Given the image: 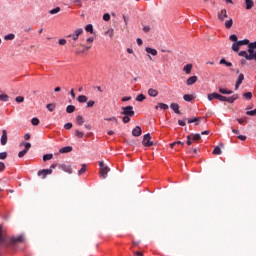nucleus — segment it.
<instances>
[{"label":"nucleus","mask_w":256,"mask_h":256,"mask_svg":"<svg viewBox=\"0 0 256 256\" xmlns=\"http://www.w3.org/2000/svg\"><path fill=\"white\" fill-rule=\"evenodd\" d=\"M158 106L160 107V109H162L163 111H167V109H169V105L165 104V103H158Z\"/></svg>","instance_id":"nucleus-37"},{"label":"nucleus","mask_w":256,"mask_h":256,"mask_svg":"<svg viewBox=\"0 0 256 256\" xmlns=\"http://www.w3.org/2000/svg\"><path fill=\"white\" fill-rule=\"evenodd\" d=\"M0 101H3V102L9 101V96L7 94H1Z\"/></svg>","instance_id":"nucleus-39"},{"label":"nucleus","mask_w":256,"mask_h":256,"mask_svg":"<svg viewBox=\"0 0 256 256\" xmlns=\"http://www.w3.org/2000/svg\"><path fill=\"white\" fill-rule=\"evenodd\" d=\"M53 159V154H45L43 156V161H51Z\"/></svg>","instance_id":"nucleus-40"},{"label":"nucleus","mask_w":256,"mask_h":256,"mask_svg":"<svg viewBox=\"0 0 256 256\" xmlns=\"http://www.w3.org/2000/svg\"><path fill=\"white\" fill-rule=\"evenodd\" d=\"M16 103H23L25 101V98L23 96H17L15 98Z\"/></svg>","instance_id":"nucleus-46"},{"label":"nucleus","mask_w":256,"mask_h":256,"mask_svg":"<svg viewBox=\"0 0 256 256\" xmlns=\"http://www.w3.org/2000/svg\"><path fill=\"white\" fill-rule=\"evenodd\" d=\"M75 135L78 139H83V137H85V134L79 130H75Z\"/></svg>","instance_id":"nucleus-34"},{"label":"nucleus","mask_w":256,"mask_h":256,"mask_svg":"<svg viewBox=\"0 0 256 256\" xmlns=\"http://www.w3.org/2000/svg\"><path fill=\"white\" fill-rule=\"evenodd\" d=\"M55 107H56L55 103H50V104H47L46 109H48V111L53 113V111H55Z\"/></svg>","instance_id":"nucleus-27"},{"label":"nucleus","mask_w":256,"mask_h":256,"mask_svg":"<svg viewBox=\"0 0 256 256\" xmlns=\"http://www.w3.org/2000/svg\"><path fill=\"white\" fill-rule=\"evenodd\" d=\"M95 105V101H93V100H89L88 102H87V108L89 109V108H91V107H93Z\"/></svg>","instance_id":"nucleus-53"},{"label":"nucleus","mask_w":256,"mask_h":256,"mask_svg":"<svg viewBox=\"0 0 256 256\" xmlns=\"http://www.w3.org/2000/svg\"><path fill=\"white\" fill-rule=\"evenodd\" d=\"M66 43H67V40H65V39L59 40V45H66Z\"/></svg>","instance_id":"nucleus-64"},{"label":"nucleus","mask_w":256,"mask_h":256,"mask_svg":"<svg viewBox=\"0 0 256 256\" xmlns=\"http://www.w3.org/2000/svg\"><path fill=\"white\" fill-rule=\"evenodd\" d=\"M239 47H241V46L238 42H234L232 44V50L235 51V53H239Z\"/></svg>","instance_id":"nucleus-25"},{"label":"nucleus","mask_w":256,"mask_h":256,"mask_svg":"<svg viewBox=\"0 0 256 256\" xmlns=\"http://www.w3.org/2000/svg\"><path fill=\"white\" fill-rule=\"evenodd\" d=\"M61 11V8L60 7H56L52 10L49 11V14L50 15H57V13H59Z\"/></svg>","instance_id":"nucleus-29"},{"label":"nucleus","mask_w":256,"mask_h":256,"mask_svg":"<svg viewBox=\"0 0 256 256\" xmlns=\"http://www.w3.org/2000/svg\"><path fill=\"white\" fill-rule=\"evenodd\" d=\"M238 139H239L240 141H246V140H247V136H245V135H239V136H238Z\"/></svg>","instance_id":"nucleus-60"},{"label":"nucleus","mask_w":256,"mask_h":256,"mask_svg":"<svg viewBox=\"0 0 256 256\" xmlns=\"http://www.w3.org/2000/svg\"><path fill=\"white\" fill-rule=\"evenodd\" d=\"M248 53L247 51H240L238 55L239 57H245L247 61H253V59L256 61V41L248 45Z\"/></svg>","instance_id":"nucleus-1"},{"label":"nucleus","mask_w":256,"mask_h":256,"mask_svg":"<svg viewBox=\"0 0 256 256\" xmlns=\"http://www.w3.org/2000/svg\"><path fill=\"white\" fill-rule=\"evenodd\" d=\"M74 34L76 35V37H79V35L83 34V30L82 28H78L74 31Z\"/></svg>","instance_id":"nucleus-43"},{"label":"nucleus","mask_w":256,"mask_h":256,"mask_svg":"<svg viewBox=\"0 0 256 256\" xmlns=\"http://www.w3.org/2000/svg\"><path fill=\"white\" fill-rule=\"evenodd\" d=\"M197 76H191L187 79L186 81V85L191 86V85H195V83H197Z\"/></svg>","instance_id":"nucleus-11"},{"label":"nucleus","mask_w":256,"mask_h":256,"mask_svg":"<svg viewBox=\"0 0 256 256\" xmlns=\"http://www.w3.org/2000/svg\"><path fill=\"white\" fill-rule=\"evenodd\" d=\"M145 51L146 53L150 54V55H153L154 57L157 55V50L156 49H153L151 47H146L145 48Z\"/></svg>","instance_id":"nucleus-17"},{"label":"nucleus","mask_w":256,"mask_h":256,"mask_svg":"<svg viewBox=\"0 0 256 256\" xmlns=\"http://www.w3.org/2000/svg\"><path fill=\"white\" fill-rule=\"evenodd\" d=\"M238 45L242 47V45H251V43H249V39H244V40L238 41Z\"/></svg>","instance_id":"nucleus-30"},{"label":"nucleus","mask_w":256,"mask_h":256,"mask_svg":"<svg viewBox=\"0 0 256 256\" xmlns=\"http://www.w3.org/2000/svg\"><path fill=\"white\" fill-rule=\"evenodd\" d=\"M246 115H250L251 117H255L256 116V108L254 110L247 111Z\"/></svg>","instance_id":"nucleus-44"},{"label":"nucleus","mask_w":256,"mask_h":256,"mask_svg":"<svg viewBox=\"0 0 256 256\" xmlns=\"http://www.w3.org/2000/svg\"><path fill=\"white\" fill-rule=\"evenodd\" d=\"M225 27H226V29H231V27H233V19L226 21Z\"/></svg>","instance_id":"nucleus-32"},{"label":"nucleus","mask_w":256,"mask_h":256,"mask_svg":"<svg viewBox=\"0 0 256 256\" xmlns=\"http://www.w3.org/2000/svg\"><path fill=\"white\" fill-rule=\"evenodd\" d=\"M87 171V164H83L82 168L78 171V175H83Z\"/></svg>","instance_id":"nucleus-38"},{"label":"nucleus","mask_w":256,"mask_h":256,"mask_svg":"<svg viewBox=\"0 0 256 256\" xmlns=\"http://www.w3.org/2000/svg\"><path fill=\"white\" fill-rule=\"evenodd\" d=\"M52 174H53V169H43L37 172L38 177H41V179H45L47 175H52Z\"/></svg>","instance_id":"nucleus-5"},{"label":"nucleus","mask_w":256,"mask_h":256,"mask_svg":"<svg viewBox=\"0 0 256 256\" xmlns=\"http://www.w3.org/2000/svg\"><path fill=\"white\" fill-rule=\"evenodd\" d=\"M77 101H78V103H87L88 98L85 95H80L77 97Z\"/></svg>","instance_id":"nucleus-21"},{"label":"nucleus","mask_w":256,"mask_h":256,"mask_svg":"<svg viewBox=\"0 0 256 256\" xmlns=\"http://www.w3.org/2000/svg\"><path fill=\"white\" fill-rule=\"evenodd\" d=\"M219 93L213 92L211 94H208V101H213V99H218Z\"/></svg>","instance_id":"nucleus-22"},{"label":"nucleus","mask_w":256,"mask_h":256,"mask_svg":"<svg viewBox=\"0 0 256 256\" xmlns=\"http://www.w3.org/2000/svg\"><path fill=\"white\" fill-rule=\"evenodd\" d=\"M145 99H146V97H145L144 94H139V95L136 97L135 101H138L139 103H142V101H145Z\"/></svg>","instance_id":"nucleus-28"},{"label":"nucleus","mask_w":256,"mask_h":256,"mask_svg":"<svg viewBox=\"0 0 256 256\" xmlns=\"http://www.w3.org/2000/svg\"><path fill=\"white\" fill-rule=\"evenodd\" d=\"M5 41H13L15 39V34H8L4 37Z\"/></svg>","instance_id":"nucleus-36"},{"label":"nucleus","mask_w":256,"mask_h":256,"mask_svg":"<svg viewBox=\"0 0 256 256\" xmlns=\"http://www.w3.org/2000/svg\"><path fill=\"white\" fill-rule=\"evenodd\" d=\"M83 2V0H74L73 3L74 5H77L78 7H83V5L81 4Z\"/></svg>","instance_id":"nucleus-56"},{"label":"nucleus","mask_w":256,"mask_h":256,"mask_svg":"<svg viewBox=\"0 0 256 256\" xmlns=\"http://www.w3.org/2000/svg\"><path fill=\"white\" fill-rule=\"evenodd\" d=\"M244 80H245V75L239 74V76L236 80L235 91H237V89H239V87L241 86V83H243Z\"/></svg>","instance_id":"nucleus-8"},{"label":"nucleus","mask_w":256,"mask_h":256,"mask_svg":"<svg viewBox=\"0 0 256 256\" xmlns=\"http://www.w3.org/2000/svg\"><path fill=\"white\" fill-rule=\"evenodd\" d=\"M199 121H201V118L188 119V123H195V125H199Z\"/></svg>","instance_id":"nucleus-35"},{"label":"nucleus","mask_w":256,"mask_h":256,"mask_svg":"<svg viewBox=\"0 0 256 256\" xmlns=\"http://www.w3.org/2000/svg\"><path fill=\"white\" fill-rule=\"evenodd\" d=\"M31 123L35 126L39 125V118H32Z\"/></svg>","instance_id":"nucleus-51"},{"label":"nucleus","mask_w":256,"mask_h":256,"mask_svg":"<svg viewBox=\"0 0 256 256\" xmlns=\"http://www.w3.org/2000/svg\"><path fill=\"white\" fill-rule=\"evenodd\" d=\"M148 95L150 97H157V95H159V91H157L156 89L150 88L148 89Z\"/></svg>","instance_id":"nucleus-16"},{"label":"nucleus","mask_w":256,"mask_h":256,"mask_svg":"<svg viewBox=\"0 0 256 256\" xmlns=\"http://www.w3.org/2000/svg\"><path fill=\"white\" fill-rule=\"evenodd\" d=\"M76 123H78V125H80V126L83 125L85 123V120L83 119V116L78 115L76 117Z\"/></svg>","instance_id":"nucleus-23"},{"label":"nucleus","mask_w":256,"mask_h":256,"mask_svg":"<svg viewBox=\"0 0 256 256\" xmlns=\"http://www.w3.org/2000/svg\"><path fill=\"white\" fill-rule=\"evenodd\" d=\"M1 145H7V130H2Z\"/></svg>","instance_id":"nucleus-14"},{"label":"nucleus","mask_w":256,"mask_h":256,"mask_svg":"<svg viewBox=\"0 0 256 256\" xmlns=\"http://www.w3.org/2000/svg\"><path fill=\"white\" fill-rule=\"evenodd\" d=\"M0 159H7V152L0 153Z\"/></svg>","instance_id":"nucleus-59"},{"label":"nucleus","mask_w":256,"mask_h":256,"mask_svg":"<svg viewBox=\"0 0 256 256\" xmlns=\"http://www.w3.org/2000/svg\"><path fill=\"white\" fill-rule=\"evenodd\" d=\"M85 31H87V33H93V24H88L85 27Z\"/></svg>","instance_id":"nucleus-41"},{"label":"nucleus","mask_w":256,"mask_h":256,"mask_svg":"<svg viewBox=\"0 0 256 256\" xmlns=\"http://www.w3.org/2000/svg\"><path fill=\"white\" fill-rule=\"evenodd\" d=\"M75 106L74 105H68L66 107V113H75Z\"/></svg>","instance_id":"nucleus-26"},{"label":"nucleus","mask_w":256,"mask_h":256,"mask_svg":"<svg viewBox=\"0 0 256 256\" xmlns=\"http://www.w3.org/2000/svg\"><path fill=\"white\" fill-rule=\"evenodd\" d=\"M218 19L219 21H225L227 19V9H222L218 12Z\"/></svg>","instance_id":"nucleus-9"},{"label":"nucleus","mask_w":256,"mask_h":256,"mask_svg":"<svg viewBox=\"0 0 256 256\" xmlns=\"http://www.w3.org/2000/svg\"><path fill=\"white\" fill-rule=\"evenodd\" d=\"M229 39H230V41H233V43H237L238 42L237 41V35H235V34L230 35Z\"/></svg>","instance_id":"nucleus-49"},{"label":"nucleus","mask_w":256,"mask_h":256,"mask_svg":"<svg viewBox=\"0 0 256 256\" xmlns=\"http://www.w3.org/2000/svg\"><path fill=\"white\" fill-rule=\"evenodd\" d=\"M136 43L139 45V47H141V45H143V40L141 38H137Z\"/></svg>","instance_id":"nucleus-61"},{"label":"nucleus","mask_w":256,"mask_h":256,"mask_svg":"<svg viewBox=\"0 0 256 256\" xmlns=\"http://www.w3.org/2000/svg\"><path fill=\"white\" fill-rule=\"evenodd\" d=\"M183 99H184V101L191 102V100L194 99V97H193V95H191V94H185V95L183 96Z\"/></svg>","instance_id":"nucleus-31"},{"label":"nucleus","mask_w":256,"mask_h":256,"mask_svg":"<svg viewBox=\"0 0 256 256\" xmlns=\"http://www.w3.org/2000/svg\"><path fill=\"white\" fill-rule=\"evenodd\" d=\"M111 171V169L107 166L100 169V177L102 179H107V174Z\"/></svg>","instance_id":"nucleus-7"},{"label":"nucleus","mask_w":256,"mask_h":256,"mask_svg":"<svg viewBox=\"0 0 256 256\" xmlns=\"http://www.w3.org/2000/svg\"><path fill=\"white\" fill-rule=\"evenodd\" d=\"M20 145H25L24 150H22L18 153V157L21 159L22 157H25V155H27V153H29V150L31 149V143L26 142V143H21Z\"/></svg>","instance_id":"nucleus-3"},{"label":"nucleus","mask_w":256,"mask_h":256,"mask_svg":"<svg viewBox=\"0 0 256 256\" xmlns=\"http://www.w3.org/2000/svg\"><path fill=\"white\" fill-rule=\"evenodd\" d=\"M105 121H114V123H116V125L119 123V120H117L116 117L106 118Z\"/></svg>","instance_id":"nucleus-50"},{"label":"nucleus","mask_w":256,"mask_h":256,"mask_svg":"<svg viewBox=\"0 0 256 256\" xmlns=\"http://www.w3.org/2000/svg\"><path fill=\"white\" fill-rule=\"evenodd\" d=\"M219 93H221L222 95H233V91L231 90H227L225 88H219Z\"/></svg>","instance_id":"nucleus-18"},{"label":"nucleus","mask_w":256,"mask_h":256,"mask_svg":"<svg viewBox=\"0 0 256 256\" xmlns=\"http://www.w3.org/2000/svg\"><path fill=\"white\" fill-rule=\"evenodd\" d=\"M72 128H73V123H71V122L66 123V124L64 125V129L69 130V129H72Z\"/></svg>","instance_id":"nucleus-55"},{"label":"nucleus","mask_w":256,"mask_h":256,"mask_svg":"<svg viewBox=\"0 0 256 256\" xmlns=\"http://www.w3.org/2000/svg\"><path fill=\"white\" fill-rule=\"evenodd\" d=\"M244 97H245V99L250 100V99L253 98V93H251V92H246V93H244Z\"/></svg>","instance_id":"nucleus-45"},{"label":"nucleus","mask_w":256,"mask_h":256,"mask_svg":"<svg viewBox=\"0 0 256 256\" xmlns=\"http://www.w3.org/2000/svg\"><path fill=\"white\" fill-rule=\"evenodd\" d=\"M0 171H5V163L0 162Z\"/></svg>","instance_id":"nucleus-63"},{"label":"nucleus","mask_w":256,"mask_h":256,"mask_svg":"<svg viewBox=\"0 0 256 256\" xmlns=\"http://www.w3.org/2000/svg\"><path fill=\"white\" fill-rule=\"evenodd\" d=\"M120 115L134 117L135 111L133 110V106L122 107V111L120 112Z\"/></svg>","instance_id":"nucleus-2"},{"label":"nucleus","mask_w":256,"mask_h":256,"mask_svg":"<svg viewBox=\"0 0 256 256\" xmlns=\"http://www.w3.org/2000/svg\"><path fill=\"white\" fill-rule=\"evenodd\" d=\"M191 69H193V64H187L183 67V71H185L187 75L191 73Z\"/></svg>","instance_id":"nucleus-20"},{"label":"nucleus","mask_w":256,"mask_h":256,"mask_svg":"<svg viewBox=\"0 0 256 256\" xmlns=\"http://www.w3.org/2000/svg\"><path fill=\"white\" fill-rule=\"evenodd\" d=\"M58 169H61L62 171H65V173H73L71 165L58 164Z\"/></svg>","instance_id":"nucleus-6"},{"label":"nucleus","mask_w":256,"mask_h":256,"mask_svg":"<svg viewBox=\"0 0 256 256\" xmlns=\"http://www.w3.org/2000/svg\"><path fill=\"white\" fill-rule=\"evenodd\" d=\"M170 108L176 113L177 115H181V111L179 110V104L177 103H172L170 105Z\"/></svg>","instance_id":"nucleus-12"},{"label":"nucleus","mask_w":256,"mask_h":256,"mask_svg":"<svg viewBox=\"0 0 256 256\" xmlns=\"http://www.w3.org/2000/svg\"><path fill=\"white\" fill-rule=\"evenodd\" d=\"M218 101H225L226 97L221 95V94H218Z\"/></svg>","instance_id":"nucleus-62"},{"label":"nucleus","mask_w":256,"mask_h":256,"mask_svg":"<svg viewBox=\"0 0 256 256\" xmlns=\"http://www.w3.org/2000/svg\"><path fill=\"white\" fill-rule=\"evenodd\" d=\"M103 20L104 21H110L111 20V15H109V13H106L103 15Z\"/></svg>","instance_id":"nucleus-54"},{"label":"nucleus","mask_w":256,"mask_h":256,"mask_svg":"<svg viewBox=\"0 0 256 256\" xmlns=\"http://www.w3.org/2000/svg\"><path fill=\"white\" fill-rule=\"evenodd\" d=\"M213 155H221L223 153V151L221 150V148L219 146H216L214 149H213Z\"/></svg>","instance_id":"nucleus-24"},{"label":"nucleus","mask_w":256,"mask_h":256,"mask_svg":"<svg viewBox=\"0 0 256 256\" xmlns=\"http://www.w3.org/2000/svg\"><path fill=\"white\" fill-rule=\"evenodd\" d=\"M142 145L144 147H153V141H151V134H145L143 137Z\"/></svg>","instance_id":"nucleus-4"},{"label":"nucleus","mask_w":256,"mask_h":256,"mask_svg":"<svg viewBox=\"0 0 256 256\" xmlns=\"http://www.w3.org/2000/svg\"><path fill=\"white\" fill-rule=\"evenodd\" d=\"M143 31H144V33H149V32L151 31V27H149V26H144V27H143Z\"/></svg>","instance_id":"nucleus-58"},{"label":"nucleus","mask_w":256,"mask_h":256,"mask_svg":"<svg viewBox=\"0 0 256 256\" xmlns=\"http://www.w3.org/2000/svg\"><path fill=\"white\" fill-rule=\"evenodd\" d=\"M245 3L247 11L253 9V5H255V2H253V0H245Z\"/></svg>","instance_id":"nucleus-19"},{"label":"nucleus","mask_w":256,"mask_h":256,"mask_svg":"<svg viewBox=\"0 0 256 256\" xmlns=\"http://www.w3.org/2000/svg\"><path fill=\"white\" fill-rule=\"evenodd\" d=\"M237 99H239V95L235 94L233 96L226 97V99L224 101H226L227 103H235V101H237Z\"/></svg>","instance_id":"nucleus-13"},{"label":"nucleus","mask_w":256,"mask_h":256,"mask_svg":"<svg viewBox=\"0 0 256 256\" xmlns=\"http://www.w3.org/2000/svg\"><path fill=\"white\" fill-rule=\"evenodd\" d=\"M122 121H123V123H129V121H131V116H124L122 118Z\"/></svg>","instance_id":"nucleus-52"},{"label":"nucleus","mask_w":256,"mask_h":256,"mask_svg":"<svg viewBox=\"0 0 256 256\" xmlns=\"http://www.w3.org/2000/svg\"><path fill=\"white\" fill-rule=\"evenodd\" d=\"M67 37L73 39V41H77V39H79V36H77L76 34H70Z\"/></svg>","instance_id":"nucleus-57"},{"label":"nucleus","mask_w":256,"mask_h":256,"mask_svg":"<svg viewBox=\"0 0 256 256\" xmlns=\"http://www.w3.org/2000/svg\"><path fill=\"white\" fill-rule=\"evenodd\" d=\"M73 151V147L65 146L59 150V153H71Z\"/></svg>","instance_id":"nucleus-15"},{"label":"nucleus","mask_w":256,"mask_h":256,"mask_svg":"<svg viewBox=\"0 0 256 256\" xmlns=\"http://www.w3.org/2000/svg\"><path fill=\"white\" fill-rule=\"evenodd\" d=\"M200 139H201V134H194L192 137L193 141H200Z\"/></svg>","instance_id":"nucleus-48"},{"label":"nucleus","mask_w":256,"mask_h":256,"mask_svg":"<svg viewBox=\"0 0 256 256\" xmlns=\"http://www.w3.org/2000/svg\"><path fill=\"white\" fill-rule=\"evenodd\" d=\"M105 35H108V37H113L114 35V30L112 28L108 29L106 32H105Z\"/></svg>","instance_id":"nucleus-42"},{"label":"nucleus","mask_w":256,"mask_h":256,"mask_svg":"<svg viewBox=\"0 0 256 256\" xmlns=\"http://www.w3.org/2000/svg\"><path fill=\"white\" fill-rule=\"evenodd\" d=\"M141 133L142 130L139 126H136L133 130H132V135L133 137H141Z\"/></svg>","instance_id":"nucleus-10"},{"label":"nucleus","mask_w":256,"mask_h":256,"mask_svg":"<svg viewBox=\"0 0 256 256\" xmlns=\"http://www.w3.org/2000/svg\"><path fill=\"white\" fill-rule=\"evenodd\" d=\"M187 145H193V136L191 135L187 136Z\"/></svg>","instance_id":"nucleus-47"},{"label":"nucleus","mask_w":256,"mask_h":256,"mask_svg":"<svg viewBox=\"0 0 256 256\" xmlns=\"http://www.w3.org/2000/svg\"><path fill=\"white\" fill-rule=\"evenodd\" d=\"M21 241H23V237L22 236H18L16 238H12L11 239L12 243H21Z\"/></svg>","instance_id":"nucleus-33"}]
</instances>
